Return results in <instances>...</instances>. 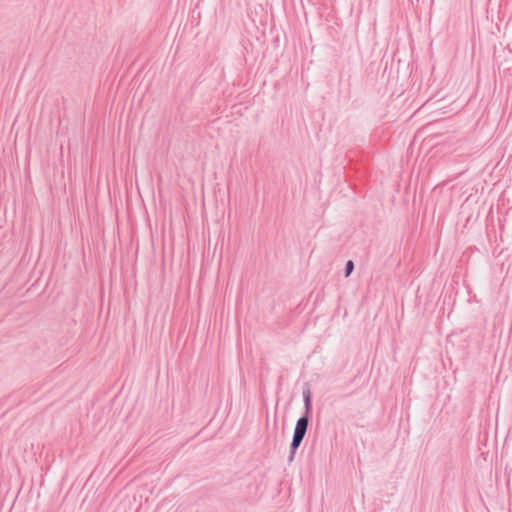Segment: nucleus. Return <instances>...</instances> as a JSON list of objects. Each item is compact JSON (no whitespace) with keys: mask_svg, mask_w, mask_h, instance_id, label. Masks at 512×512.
Here are the masks:
<instances>
[{"mask_svg":"<svg viewBox=\"0 0 512 512\" xmlns=\"http://www.w3.org/2000/svg\"><path fill=\"white\" fill-rule=\"evenodd\" d=\"M308 425H309V422H308L307 416H301L297 420L295 428H294V432H293L292 441L290 444V453L288 456L289 463H291L294 460L295 453H296L297 449L300 447V445L306 435Z\"/></svg>","mask_w":512,"mask_h":512,"instance_id":"1","label":"nucleus"},{"mask_svg":"<svg viewBox=\"0 0 512 512\" xmlns=\"http://www.w3.org/2000/svg\"><path fill=\"white\" fill-rule=\"evenodd\" d=\"M303 401L305 407V413L302 416H307L309 420L310 411H311V393L309 390L303 391Z\"/></svg>","mask_w":512,"mask_h":512,"instance_id":"2","label":"nucleus"},{"mask_svg":"<svg viewBox=\"0 0 512 512\" xmlns=\"http://www.w3.org/2000/svg\"><path fill=\"white\" fill-rule=\"evenodd\" d=\"M354 270V263L351 260H348L345 264V276L348 277Z\"/></svg>","mask_w":512,"mask_h":512,"instance_id":"3","label":"nucleus"}]
</instances>
